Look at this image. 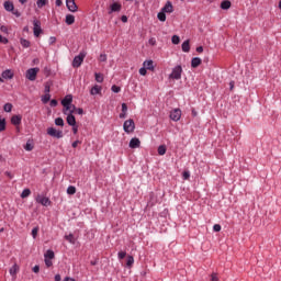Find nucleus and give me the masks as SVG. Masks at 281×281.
I'll use <instances>...</instances> for the list:
<instances>
[{
	"instance_id": "17",
	"label": "nucleus",
	"mask_w": 281,
	"mask_h": 281,
	"mask_svg": "<svg viewBox=\"0 0 281 281\" xmlns=\"http://www.w3.org/2000/svg\"><path fill=\"white\" fill-rule=\"evenodd\" d=\"M65 23L67 25H74L76 23V16H74V14H67Z\"/></svg>"
},
{
	"instance_id": "9",
	"label": "nucleus",
	"mask_w": 281,
	"mask_h": 281,
	"mask_svg": "<svg viewBox=\"0 0 281 281\" xmlns=\"http://www.w3.org/2000/svg\"><path fill=\"white\" fill-rule=\"evenodd\" d=\"M66 8H68L69 12H78L76 0H66Z\"/></svg>"
},
{
	"instance_id": "33",
	"label": "nucleus",
	"mask_w": 281,
	"mask_h": 281,
	"mask_svg": "<svg viewBox=\"0 0 281 281\" xmlns=\"http://www.w3.org/2000/svg\"><path fill=\"white\" fill-rule=\"evenodd\" d=\"M55 125L56 126H65V120H63V117L55 119Z\"/></svg>"
},
{
	"instance_id": "5",
	"label": "nucleus",
	"mask_w": 281,
	"mask_h": 281,
	"mask_svg": "<svg viewBox=\"0 0 281 281\" xmlns=\"http://www.w3.org/2000/svg\"><path fill=\"white\" fill-rule=\"evenodd\" d=\"M123 131L127 134L135 133V121H133V119L125 121L123 124Z\"/></svg>"
},
{
	"instance_id": "26",
	"label": "nucleus",
	"mask_w": 281,
	"mask_h": 281,
	"mask_svg": "<svg viewBox=\"0 0 281 281\" xmlns=\"http://www.w3.org/2000/svg\"><path fill=\"white\" fill-rule=\"evenodd\" d=\"M20 44L22 45V47H30V45H32V43H30V41L25 40V38H20Z\"/></svg>"
},
{
	"instance_id": "10",
	"label": "nucleus",
	"mask_w": 281,
	"mask_h": 281,
	"mask_svg": "<svg viewBox=\"0 0 281 281\" xmlns=\"http://www.w3.org/2000/svg\"><path fill=\"white\" fill-rule=\"evenodd\" d=\"M170 120L173 122H179L181 120V110L175 109L170 112Z\"/></svg>"
},
{
	"instance_id": "21",
	"label": "nucleus",
	"mask_w": 281,
	"mask_h": 281,
	"mask_svg": "<svg viewBox=\"0 0 281 281\" xmlns=\"http://www.w3.org/2000/svg\"><path fill=\"white\" fill-rule=\"evenodd\" d=\"M121 10H122V4L114 2L113 4H111L110 14L111 12H120Z\"/></svg>"
},
{
	"instance_id": "56",
	"label": "nucleus",
	"mask_w": 281,
	"mask_h": 281,
	"mask_svg": "<svg viewBox=\"0 0 281 281\" xmlns=\"http://www.w3.org/2000/svg\"><path fill=\"white\" fill-rule=\"evenodd\" d=\"M72 133H74V135L78 134V126L77 125H72Z\"/></svg>"
},
{
	"instance_id": "25",
	"label": "nucleus",
	"mask_w": 281,
	"mask_h": 281,
	"mask_svg": "<svg viewBox=\"0 0 281 281\" xmlns=\"http://www.w3.org/2000/svg\"><path fill=\"white\" fill-rule=\"evenodd\" d=\"M182 52L184 53L190 52V40H187L182 43Z\"/></svg>"
},
{
	"instance_id": "34",
	"label": "nucleus",
	"mask_w": 281,
	"mask_h": 281,
	"mask_svg": "<svg viewBox=\"0 0 281 281\" xmlns=\"http://www.w3.org/2000/svg\"><path fill=\"white\" fill-rule=\"evenodd\" d=\"M171 42L173 45H179V43H181V38L179 37V35H173L171 37Z\"/></svg>"
},
{
	"instance_id": "30",
	"label": "nucleus",
	"mask_w": 281,
	"mask_h": 281,
	"mask_svg": "<svg viewBox=\"0 0 281 281\" xmlns=\"http://www.w3.org/2000/svg\"><path fill=\"white\" fill-rule=\"evenodd\" d=\"M49 100H52V94H49V93H45V95L42 97V102L44 104H47V102H49Z\"/></svg>"
},
{
	"instance_id": "40",
	"label": "nucleus",
	"mask_w": 281,
	"mask_h": 281,
	"mask_svg": "<svg viewBox=\"0 0 281 281\" xmlns=\"http://www.w3.org/2000/svg\"><path fill=\"white\" fill-rule=\"evenodd\" d=\"M50 87H52V82H46L45 83V88H44V93H49V91H50Z\"/></svg>"
},
{
	"instance_id": "6",
	"label": "nucleus",
	"mask_w": 281,
	"mask_h": 281,
	"mask_svg": "<svg viewBox=\"0 0 281 281\" xmlns=\"http://www.w3.org/2000/svg\"><path fill=\"white\" fill-rule=\"evenodd\" d=\"M41 71L40 68H30L26 70V79L31 80V82H34L36 80V76H38V72Z\"/></svg>"
},
{
	"instance_id": "18",
	"label": "nucleus",
	"mask_w": 281,
	"mask_h": 281,
	"mask_svg": "<svg viewBox=\"0 0 281 281\" xmlns=\"http://www.w3.org/2000/svg\"><path fill=\"white\" fill-rule=\"evenodd\" d=\"M143 66L149 71H155V66L153 65L151 59L144 61Z\"/></svg>"
},
{
	"instance_id": "41",
	"label": "nucleus",
	"mask_w": 281,
	"mask_h": 281,
	"mask_svg": "<svg viewBox=\"0 0 281 281\" xmlns=\"http://www.w3.org/2000/svg\"><path fill=\"white\" fill-rule=\"evenodd\" d=\"M24 148L26 149V150H34V145H32V143H30V142H27L26 144H25V146H24Z\"/></svg>"
},
{
	"instance_id": "63",
	"label": "nucleus",
	"mask_w": 281,
	"mask_h": 281,
	"mask_svg": "<svg viewBox=\"0 0 281 281\" xmlns=\"http://www.w3.org/2000/svg\"><path fill=\"white\" fill-rule=\"evenodd\" d=\"M182 177H190V171H183Z\"/></svg>"
},
{
	"instance_id": "50",
	"label": "nucleus",
	"mask_w": 281,
	"mask_h": 281,
	"mask_svg": "<svg viewBox=\"0 0 281 281\" xmlns=\"http://www.w3.org/2000/svg\"><path fill=\"white\" fill-rule=\"evenodd\" d=\"M0 43H2L3 45H8V43H10V41L7 37H3V35H2Z\"/></svg>"
},
{
	"instance_id": "16",
	"label": "nucleus",
	"mask_w": 281,
	"mask_h": 281,
	"mask_svg": "<svg viewBox=\"0 0 281 281\" xmlns=\"http://www.w3.org/2000/svg\"><path fill=\"white\" fill-rule=\"evenodd\" d=\"M2 78H4V80H12V78H14V74L12 72V70L7 69L2 71Z\"/></svg>"
},
{
	"instance_id": "39",
	"label": "nucleus",
	"mask_w": 281,
	"mask_h": 281,
	"mask_svg": "<svg viewBox=\"0 0 281 281\" xmlns=\"http://www.w3.org/2000/svg\"><path fill=\"white\" fill-rule=\"evenodd\" d=\"M76 193V187L70 186L67 188V194H75Z\"/></svg>"
},
{
	"instance_id": "51",
	"label": "nucleus",
	"mask_w": 281,
	"mask_h": 281,
	"mask_svg": "<svg viewBox=\"0 0 281 281\" xmlns=\"http://www.w3.org/2000/svg\"><path fill=\"white\" fill-rule=\"evenodd\" d=\"M0 32L8 34V26H5V25L0 26Z\"/></svg>"
},
{
	"instance_id": "32",
	"label": "nucleus",
	"mask_w": 281,
	"mask_h": 281,
	"mask_svg": "<svg viewBox=\"0 0 281 281\" xmlns=\"http://www.w3.org/2000/svg\"><path fill=\"white\" fill-rule=\"evenodd\" d=\"M157 19L161 21V23H165L166 21V13L164 11H160L158 14H157Z\"/></svg>"
},
{
	"instance_id": "61",
	"label": "nucleus",
	"mask_w": 281,
	"mask_h": 281,
	"mask_svg": "<svg viewBox=\"0 0 281 281\" xmlns=\"http://www.w3.org/2000/svg\"><path fill=\"white\" fill-rule=\"evenodd\" d=\"M196 52H198L199 54H203V46L196 47Z\"/></svg>"
},
{
	"instance_id": "8",
	"label": "nucleus",
	"mask_w": 281,
	"mask_h": 281,
	"mask_svg": "<svg viewBox=\"0 0 281 281\" xmlns=\"http://www.w3.org/2000/svg\"><path fill=\"white\" fill-rule=\"evenodd\" d=\"M33 34L36 37L41 36V34H43V29L41 27V21H38V20L33 21Z\"/></svg>"
},
{
	"instance_id": "64",
	"label": "nucleus",
	"mask_w": 281,
	"mask_h": 281,
	"mask_svg": "<svg viewBox=\"0 0 281 281\" xmlns=\"http://www.w3.org/2000/svg\"><path fill=\"white\" fill-rule=\"evenodd\" d=\"M60 280H61L60 274H56V276H55V281H60Z\"/></svg>"
},
{
	"instance_id": "13",
	"label": "nucleus",
	"mask_w": 281,
	"mask_h": 281,
	"mask_svg": "<svg viewBox=\"0 0 281 281\" xmlns=\"http://www.w3.org/2000/svg\"><path fill=\"white\" fill-rule=\"evenodd\" d=\"M67 117H66V122L69 126H76V116L74 114H69V112H67Z\"/></svg>"
},
{
	"instance_id": "15",
	"label": "nucleus",
	"mask_w": 281,
	"mask_h": 281,
	"mask_svg": "<svg viewBox=\"0 0 281 281\" xmlns=\"http://www.w3.org/2000/svg\"><path fill=\"white\" fill-rule=\"evenodd\" d=\"M21 120H23V117L20 114H15L11 117V124H13V126H19Z\"/></svg>"
},
{
	"instance_id": "23",
	"label": "nucleus",
	"mask_w": 281,
	"mask_h": 281,
	"mask_svg": "<svg viewBox=\"0 0 281 281\" xmlns=\"http://www.w3.org/2000/svg\"><path fill=\"white\" fill-rule=\"evenodd\" d=\"M9 272H10V276H13V277L16 276V273H19V265L14 263V265L10 268Z\"/></svg>"
},
{
	"instance_id": "36",
	"label": "nucleus",
	"mask_w": 281,
	"mask_h": 281,
	"mask_svg": "<svg viewBox=\"0 0 281 281\" xmlns=\"http://www.w3.org/2000/svg\"><path fill=\"white\" fill-rule=\"evenodd\" d=\"M158 155H166V145H160L158 147Z\"/></svg>"
},
{
	"instance_id": "48",
	"label": "nucleus",
	"mask_w": 281,
	"mask_h": 281,
	"mask_svg": "<svg viewBox=\"0 0 281 281\" xmlns=\"http://www.w3.org/2000/svg\"><path fill=\"white\" fill-rule=\"evenodd\" d=\"M139 74H140V76H146V74H148V71L146 70L145 67H142V68L139 69Z\"/></svg>"
},
{
	"instance_id": "3",
	"label": "nucleus",
	"mask_w": 281,
	"mask_h": 281,
	"mask_svg": "<svg viewBox=\"0 0 281 281\" xmlns=\"http://www.w3.org/2000/svg\"><path fill=\"white\" fill-rule=\"evenodd\" d=\"M3 8L7 12H11L12 14H14V16H16V19H19L21 16V12H19V10L14 9V3L12 1H10V0L4 1Z\"/></svg>"
},
{
	"instance_id": "20",
	"label": "nucleus",
	"mask_w": 281,
	"mask_h": 281,
	"mask_svg": "<svg viewBox=\"0 0 281 281\" xmlns=\"http://www.w3.org/2000/svg\"><path fill=\"white\" fill-rule=\"evenodd\" d=\"M202 60L199 57H193L191 60V67L193 69H196V67H199V65H201Z\"/></svg>"
},
{
	"instance_id": "27",
	"label": "nucleus",
	"mask_w": 281,
	"mask_h": 281,
	"mask_svg": "<svg viewBox=\"0 0 281 281\" xmlns=\"http://www.w3.org/2000/svg\"><path fill=\"white\" fill-rule=\"evenodd\" d=\"M54 252L53 250H47L44 255V258L48 259V260H54Z\"/></svg>"
},
{
	"instance_id": "31",
	"label": "nucleus",
	"mask_w": 281,
	"mask_h": 281,
	"mask_svg": "<svg viewBox=\"0 0 281 281\" xmlns=\"http://www.w3.org/2000/svg\"><path fill=\"white\" fill-rule=\"evenodd\" d=\"M12 103H5L3 105V111H5V113H12Z\"/></svg>"
},
{
	"instance_id": "1",
	"label": "nucleus",
	"mask_w": 281,
	"mask_h": 281,
	"mask_svg": "<svg viewBox=\"0 0 281 281\" xmlns=\"http://www.w3.org/2000/svg\"><path fill=\"white\" fill-rule=\"evenodd\" d=\"M71 102H74V97L71 94H67L61 100V105L64 106V110H63L64 115H67V112L71 110Z\"/></svg>"
},
{
	"instance_id": "12",
	"label": "nucleus",
	"mask_w": 281,
	"mask_h": 281,
	"mask_svg": "<svg viewBox=\"0 0 281 281\" xmlns=\"http://www.w3.org/2000/svg\"><path fill=\"white\" fill-rule=\"evenodd\" d=\"M37 203H40L41 205H44V207H47V205H49L52 203V201L48 200V198H45L43 195H38L36 199Z\"/></svg>"
},
{
	"instance_id": "28",
	"label": "nucleus",
	"mask_w": 281,
	"mask_h": 281,
	"mask_svg": "<svg viewBox=\"0 0 281 281\" xmlns=\"http://www.w3.org/2000/svg\"><path fill=\"white\" fill-rule=\"evenodd\" d=\"M30 194H32V191H30V189H24L21 193V199H27Z\"/></svg>"
},
{
	"instance_id": "37",
	"label": "nucleus",
	"mask_w": 281,
	"mask_h": 281,
	"mask_svg": "<svg viewBox=\"0 0 281 281\" xmlns=\"http://www.w3.org/2000/svg\"><path fill=\"white\" fill-rule=\"evenodd\" d=\"M37 8H45L47 5V0H37Z\"/></svg>"
},
{
	"instance_id": "4",
	"label": "nucleus",
	"mask_w": 281,
	"mask_h": 281,
	"mask_svg": "<svg viewBox=\"0 0 281 281\" xmlns=\"http://www.w3.org/2000/svg\"><path fill=\"white\" fill-rule=\"evenodd\" d=\"M181 74H183V68L181 67V65H178L172 69L169 78L171 80H181Z\"/></svg>"
},
{
	"instance_id": "35",
	"label": "nucleus",
	"mask_w": 281,
	"mask_h": 281,
	"mask_svg": "<svg viewBox=\"0 0 281 281\" xmlns=\"http://www.w3.org/2000/svg\"><path fill=\"white\" fill-rule=\"evenodd\" d=\"M94 78L98 82H104V77L100 72H95Z\"/></svg>"
},
{
	"instance_id": "58",
	"label": "nucleus",
	"mask_w": 281,
	"mask_h": 281,
	"mask_svg": "<svg viewBox=\"0 0 281 281\" xmlns=\"http://www.w3.org/2000/svg\"><path fill=\"white\" fill-rule=\"evenodd\" d=\"M212 281H218V277L216 276V273H213L211 277Z\"/></svg>"
},
{
	"instance_id": "11",
	"label": "nucleus",
	"mask_w": 281,
	"mask_h": 281,
	"mask_svg": "<svg viewBox=\"0 0 281 281\" xmlns=\"http://www.w3.org/2000/svg\"><path fill=\"white\" fill-rule=\"evenodd\" d=\"M165 14H172L175 12V7H172V2L167 1L165 8L161 9Z\"/></svg>"
},
{
	"instance_id": "44",
	"label": "nucleus",
	"mask_w": 281,
	"mask_h": 281,
	"mask_svg": "<svg viewBox=\"0 0 281 281\" xmlns=\"http://www.w3.org/2000/svg\"><path fill=\"white\" fill-rule=\"evenodd\" d=\"M77 109H78V108H76V105L71 104L70 110H68V114L74 115V113H76V110H77Z\"/></svg>"
},
{
	"instance_id": "47",
	"label": "nucleus",
	"mask_w": 281,
	"mask_h": 281,
	"mask_svg": "<svg viewBox=\"0 0 281 281\" xmlns=\"http://www.w3.org/2000/svg\"><path fill=\"white\" fill-rule=\"evenodd\" d=\"M128 111V105L126 103H122V113H127Z\"/></svg>"
},
{
	"instance_id": "54",
	"label": "nucleus",
	"mask_w": 281,
	"mask_h": 281,
	"mask_svg": "<svg viewBox=\"0 0 281 281\" xmlns=\"http://www.w3.org/2000/svg\"><path fill=\"white\" fill-rule=\"evenodd\" d=\"M50 106H58V101L56 99L50 100Z\"/></svg>"
},
{
	"instance_id": "49",
	"label": "nucleus",
	"mask_w": 281,
	"mask_h": 281,
	"mask_svg": "<svg viewBox=\"0 0 281 281\" xmlns=\"http://www.w3.org/2000/svg\"><path fill=\"white\" fill-rule=\"evenodd\" d=\"M213 232H221V224H215L213 226Z\"/></svg>"
},
{
	"instance_id": "42",
	"label": "nucleus",
	"mask_w": 281,
	"mask_h": 281,
	"mask_svg": "<svg viewBox=\"0 0 281 281\" xmlns=\"http://www.w3.org/2000/svg\"><path fill=\"white\" fill-rule=\"evenodd\" d=\"M111 90L113 91V93H120V91H122V88L114 85V86H112Z\"/></svg>"
},
{
	"instance_id": "46",
	"label": "nucleus",
	"mask_w": 281,
	"mask_h": 281,
	"mask_svg": "<svg viewBox=\"0 0 281 281\" xmlns=\"http://www.w3.org/2000/svg\"><path fill=\"white\" fill-rule=\"evenodd\" d=\"M99 60L100 63H106V54H101Z\"/></svg>"
},
{
	"instance_id": "7",
	"label": "nucleus",
	"mask_w": 281,
	"mask_h": 281,
	"mask_svg": "<svg viewBox=\"0 0 281 281\" xmlns=\"http://www.w3.org/2000/svg\"><path fill=\"white\" fill-rule=\"evenodd\" d=\"M47 135L55 137L56 139H63V131H57L55 127H48Z\"/></svg>"
},
{
	"instance_id": "29",
	"label": "nucleus",
	"mask_w": 281,
	"mask_h": 281,
	"mask_svg": "<svg viewBox=\"0 0 281 281\" xmlns=\"http://www.w3.org/2000/svg\"><path fill=\"white\" fill-rule=\"evenodd\" d=\"M5 119L0 116V133H3L5 131Z\"/></svg>"
},
{
	"instance_id": "59",
	"label": "nucleus",
	"mask_w": 281,
	"mask_h": 281,
	"mask_svg": "<svg viewBox=\"0 0 281 281\" xmlns=\"http://www.w3.org/2000/svg\"><path fill=\"white\" fill-rule=\"evenodd\" d=\"M41 271V268L38 267V266H35L34 268H33V272L34 273H38Z\"/></svg>"
},
{
	"instance_id": "45",
	"label": "nucleus",
	"mask_w": 281,
	"mask_h": 281,
	"mask_svg": "<svg viewBox=\"0 0 281 281\" xmlns=\"http://www.w3.org/2000/svg\"><path fill=\"white\" fill-rule=\"evenodd\" d=\"M32 236H33V238H36V236H38V227H34L32 229Z\"/></svg>"
},
{
	"instance_id": "22",
	"label": "nucleus",
	"mask_w": 281,
	"mask_h": 281,
	"mask_svg": "<svg viewBox=\"0 0 281 281\" xmlns=\"http://www.w3.org/2000/svg\"><path fill=\"white\" fill-rule=\"evenodd\" d=\"M229 8H232V1H229V0L222 1V3H221L222 10H229Z\"/></svg>"
},
{
	"instance_id": "2",
	"label": "nucleus",
	"mask_w": 281,
	"mask_h": 281,
	"mask_svg": "<svg viewBox=\"0 0 281 281\" xmlns=\"http://www.w3.org/2000/svg\"><path fill=\"white\" fill-rule=\"evenodd\" d=\"M85 58H87V52L82 50L79 53V55L75 56L72 60V67L75 69H78L82 63H85Z\"/></svg>"
},
{
	"instance_id": "14",
	"label": "nucleus",
	"mask_w": 281,
	"mask_h": 281,
	"mask_svg": "<svg viewBox=\"0 0 281 281\" xmlns=\"http://www.w3.org/2000/svg\"><path fill=\"white\" fill-rule=\"evenodd\" d=\"M140 145L142 142L137 137H134L130 140V148H139Z\"/></svg>"
},
{
	"instance_id": "55",
	"label": "nucleus",
	"mask_w": 281,
	"mask_h": 281,
	"mask_svg": "<svg viewBox=\"0 0 281 281\" xmlns=\"http://www.w3.org/2000/svg\"><path fill=\"white\" fill-rule=\"evenodd\" d=\"M54 43H56V37L50 36L49 37V45H54Z\"/></svg>"
},
{
	"instance_id": "38",
	"label": "nucleus",
	"mask_w": 281,
	"mask_h": 281,
	"mask_svg": "<svg viewBox=\"0 0 281 281\" xmlns=\"http://www.w3.org/2000/svg\"><path fill=\"white\" fill-rule=\"evenodd\" d=\"M134 262H135V259L133 258V256H128L127 262H126L127 267H133Z\"/></svg>"
},
{
	"instance_id": "53",
	"label": "nucleus",
	"mask_w": 281,
	"mask_h": 281,
	"mask_svg": "<svg viewBox=\"0 0 281 281\" xmlns=\"http://www.w3.org/2000/svg\"><path fill=\"white\" fill-rule=\"evenodd\" d=\"M45 265H46V267H52V265H53L52 259L45 258Z\"/></svg>"
},
{
	"instance_id": "52",
	"label": "nucleus",
	"mask_w": 281,
	"mask_h": 281,
	"mask_svg": "<svg viewBox=\"0 0 281 281\" xmlns=\"http://www.w3.org/2000/svg\"><path fill=\"white\" fill-rule=\"evenodd\" d=\"M78 115H82L85 113V110L82 108H77L76 112Z\"/></svg>"
},
{
	"instance_id": "62",
	"label": "nucleus",
	"mask_w": 281,
	"mask_h": 281,
	"mask_svg": "<svg viewBox=\"0 0 281 281\" xmlns=\"http://www.w3.org/2000/svg\"><path fill=\"white\" fill-rule=\"evenodd\" d=\"M156 44H157V41H155V38L149 40V45H156Z\"/></svg>"
},
{
	"instance_id": "19",
	"label": "nucleus",
	"mask_w": 281,
	"mask_h": 281,
	"mask_svg": "<svg viewBox=\"0 0 281 281\" xmlns=\"http://www.w3.org/2000/svg\"><path fill=\"white\" fill-rule=\"evenodd\" d=\"M101 91H102V87L95 85L94 87L91 88L90 93L91 95H98L101 93Z\"/></svg>"
},
{
	"instance_id": "60",
	"label": "nucleus",
	"mask_w": 281,
	"mask_h": 281,
	"mask_svg": "<svg viewBox=\"0 0 281 281\" xmlns=\"http://www.w3.org/2000/svg\"><path fill=\"white\" fill-rule=\"evenodd\" d=\"M78 144H80V140H75L72 143V148H78Z\"/></svg>"
},
{
	"instance_id": "24",
	"label": "nucleus",
	"mask_w": 281,
	"mask_h": 281,
	"mask_svg": "<svg viewBox=\"0 0 281 281\" xmlns=\"http://www.w3.org/2000/svg\"><path fill=\"white\" fill-rule=\"evenodd\" d=\"M65 239L70 243V245H76V237L74 234L65 235Z\"/></svg>"
},
{
	"instance_id": "57",
	"label": "nucleus",
	"mask_w": 281,
	"mask_h": 281,
	"mask_svg": "<svg viewBox=\"0 0 281 281\" xmlns=\"http://www.w3.org/2000/svg\"><path fill=\"white\" fill-rule=\"evenodd\" d=\"M121 21L123 23H128V18L126 15H122Z\"/></svg>"
},
{
	"instance_id": "43",
	"label": "nucleus",
	"mask_w": 281,
	"mask_h": 281,
	"mask_svg": "<svg viewBox=\"0 0 281 281\" xmlns=\"http://www.w3.org/2000/svg\"><path fill=\"white\" fill-rule=\"evenodd\" d=\"M117 256L119 260H124V258H126V251H119Z\"/></svg>"
}]
</instances>
